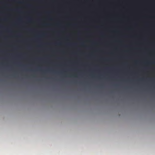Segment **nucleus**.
<instances>
[{"instance_id": "nucleus-1", "label": "nucleus", "mask_w": 155, "mask_h": 155, "mask_svg": "<svg viewBox=\"0 0 155 155\" xmlns=\"http://www.w3.org/2000/svg\"><path fill=\"white\" fill-rule=\"evenodd\" d=\"M33 77H35V76L34 75H33Z\"/></svg>"}]
</instances>
